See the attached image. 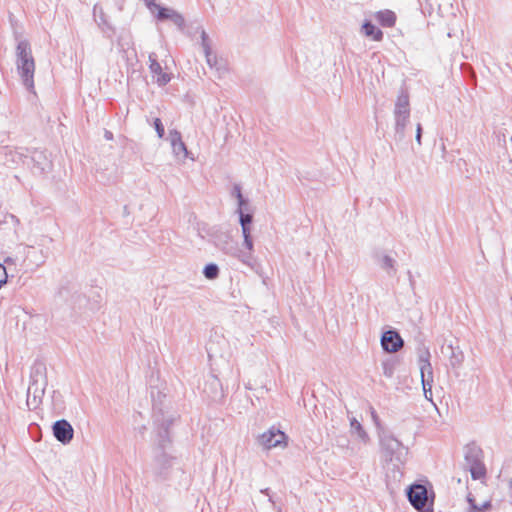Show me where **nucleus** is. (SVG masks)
Returning a JSON list of instances; mask_svg holds the SVG:
<instances>
[{"mask_svg":"<svg viewBox=\"0 0 512 512\" xmlns=\"http://www.w3.org/2000/svg\"><path fill=\"white\" fill-rule=\"evenodd\" d=\"M380 450L385 462V476L387 486H393L400 482L402 472L400 464H404L408 455V449L392 433L381 430L378 432Z\"/></svg>","mask_w":512,"mask_h":512,"instance_id":"f257e3e1","label":"nucleus"},{"mask_svg":"<svg viewBox=\"0 0 512 512\" xmlns=\"http://www.w3.org/2000/svg\"><path fill=\"white\" fill-rule=\"evenodd\" d=\"M16 66L24 86L32 91L34 89L35 61L27 40H21L17 44Z\"/></svg>","mask_w":512,"mask_h":512,"instance_id":"f03ea898","label":"nucleus"},{"mask_svg":"<svg viewBox=\"0 0 512 512\" xmlns=\"http://www.w3.org/2000/svg\"><path fill=\"white\" fill-rule=\"evenodd\" d=\"M47 386V368L41 361H36L30 374V385L27 390V404L30 406L31 397L34 407L40 402Z\"/></svg>","mask_w":512,"mask_h":512,"instance_id":"7ed1b4c3","label":"nucleus"},{"mask_svg":"<svg viewBox=\"0 0 512 512\" xmlns=\"http://www.w3.org/2000/svg\"><path fill=\"white\" fill-rule=\"evenodd\" d=\"M395 136L399 141L405 137L406 127L410 119V102L409 95L406 91L401 90L393 110Z\"/></svg>","mask_w":512,"mask_h":512,"instance_id":"20e7f679","label":"nucleus"},{"mask_svg":"<svg viewBox=\"0 0 512 512\" xmlns=\"http://www.w3.org/2000/svg\"><path fill=\"white\" fill-rule=\"evenodd\" d=\"M483 452L477 445H467L464 450V459L467 468L471 473L474 480H479L485 477L486 468L482 461Z\"/></svg>","mask_w":512,"mask_h":512,"instance_id":"39448f33","label":"nucleus"},{"mask_svg":"<svg viewBox=\"0 0 512 512\" xmlns=\"http://www.w3.org/2000/svg\"><path fill=\"white\" fill-rule=\"evenodd\" d=\"M18 254H21V268L25 270L39 268L48 258V253L43 249H38L30 245H19Z\"/></svg>","mask_w":512,"mask_h":512,"instance_id":"423d86ee","label":"nucleus"},{"mask_svg":"<svg viewBox=\"0 0 512 512\" xmlns=\"http://www.w3.org/2000/svg\"><path fill=\"white\" fill-rule=\"evenodd\" d=\"M215 245L225 255L236 258L240 263H249V257L239 253L237 242H235L229 234H223L217 237Z\"/></svg>","mask_w":512,"mask_h":512,"instance_id":"0eeeda50","label":"nucleus"},{"mask_svg":"<svg viewBox=\"0 0 512 512\" xmlns=\"http://www.w3.org/2000/svg\"><path fill=\"white\" fill-rule=\"evenodd\" d=\"M408 499L411 505L419 510L424 511L428 502V491L422 484H413L407 491Z\"/></svg>","mask_w":512,"mask_h":512,"instance_id":"6e6552de","label":"nucleus"},{"mask_svg":"<svg viewBox=\"0 0 512 512\" xmlns=\"http://www.w3.org/2000/svg\"><path fill=\"white\" fill-rule=\"evenodd\" d=\"M430 351L428 348L423 347L419 349L418 351V364L420 369V375H421V382L426 383H433V368L430 363Z\"/></svg>","mask_w":512,"mask_h":512,"instance_id":"1a4fd4ad","label":"nucleus"},{"mask_svg":"<svg viewBox=\"0 0 512 512\" xmlns=\"http://www.w3.org/2000/svg\"><path fill=\"white\" fill-rule=\"evenodd\" d=\"M30 160L33 163L32 172L34 174H45L52 168V162L43 150L35 149L32 151Z\"/></svg>","mask_w":512,"mask_h":512,"instance_id":"9d476101","label":"nucleus"},{"mask_svg":"<svg viewBox=\"0 0 512 512\" xmlns=\"http://www.w3.org/2000/svg\"><path fill=\"white\" fill-rule=\"evenodd\" d=\"M53 435L60 443L66 445L71 442L74 435L72 425L65 419L57 420L53 426Z\"/></svg>","mask_w":512,"mask_h":512,"instance_id":"9b49d317","label":"nucleus"},{"mask_svg":"<svg viewBox=\"0 0 512 512\" xmlns=\"http://www.w3.org/2000/svg\"><path fill=\"white\" fill-rule=\"evenodd\" d=\"M167 140L170 142L172 152L176 158L180 160H185L188 157L189 152L187 150L185 143L182 140V135L178 130H169Z\"/></svg>","mask_w":512,"mask_h":512,"instance_id":"f8f14e48","label":"nucleus"},{"mask_svg":"<svg viewBox=\"0 0 512 512\" xmlns=\"http://www.w3.org/2000/svg\"><path fill=\"white\" fill-rule=\"evenodd\" d=\"M286 436L280 430L269 429L268 431L261 434L257 441L258 444L264 449H271L279 446L284 440Z\"/></svg>","mask_w":512,"mask_h":512,"instance_id":"ddd939ff","label":"nucleus"},{"mask_svg":"<svg viewBox=\"0 0 512 512\" xmlns=\"http://www.w3.org/2000/svg\"><path fill=\"white\" fill-rule=\"evenodd\" d=\"M404 342L399 333L395 330H388L381 337L382 348L390 353L397 352L403 346Z\"/></svg>","mask_w":512,"mask_h":512,"instance_id":"4468645a","label":"nucleus"},{"mask_svg":"<svg viewBox=\"0 0 512 512\" xmlns=\"http://www.w3.org/2000/svg\"><path fill=\"white\" fill-rule=\"evenodd\" d=\"M149 69L152 73L153 77L156 78L155 81L159 86H165L171 80V75L169 73L163 72L160 63L157 60V55L155 53L149 54Z\"/></svg>","mask_w":512,"mask_h":512,"instance_id":"2eb2a0df","label":"nucleus"},{"mask_svg":"<svg viewBox=\"0 0 512 512\" xmlns=\"http://www.w3.org/2000/svg\"><path fill=\"white\" fill-rule=\"evenodd\" d=\"M24 158L27 157L17 149H12L10 147H2L0 149V162L8 168H13L20 164L24 161Z\"/></svg>","mask_w":512,"mask_h":512,"instance_id":"dca6fc26","label":"nucleus"},{"mask_svg":"<svg viewBox=\"0 0 512 512\" xmlns=\"http://www.w3.org/2000/svg\"><path fill=\"white\" fill-rule=\"evenodd\" d=\"M441 352L445 357L448 358L452 368H458L462 365L464 354L458 346L454 347L452 343L443 345Z\"/></svg>","mask_w":512,"mask_h":512,"instance_id":"f3484780","label":"nucleus"},{"mask_svg":"<svg viewBox=\"0 0 512 512\" xmlns=\"http://www.w3.org/2000/svg\"><path fill=\"white\" fill-rule=\"evenodd\" d=\"M239 253L249 257V263H242L243 265L252 270L257 267V260L254 256V242L252 237L243 238L242 248H239Z\"/></svg>","mask_w":512,"mask_h":512,"instance_id":"a211bd4d","label":"nucleus"},{"mask_svg":"<svg viewBox=\"0 0 512 512\" xmlns=\"http://www.w3.org/2000/svg\"><path fill=\"white\" fill-rule=\"evenodd\" d=\"M173 458L165 453L160 454L156 458L155 471L161 477H166L168 470L172 467Z\"/></svg>","mask_w":512,"mask_h":512,"instance_id":"6ab92c4d","label":"nucleus"},{"mask_svg":"<svg viewBox=\"0 0 512 512\" xmlns=\"http://www.w3.org/2000/svg\"><path fill=\"white\" fill-rule=\"evenodd\" d=\"M204 392L213 400L222 397L221 383L219 379L212 376L205 384Z\"/></svg>","mask_w":512,"mask_h":512,"instance_id":"aec40b11","label":"nucleus"},{"mask_svg":"<svg viewBox=\"0 0 512 512\" xmlns=\"http://www.w3.org/2000/svg\"><path fill=\"white\" fill-rule=\"evenodd\" d=\"M93 16H94V19H95L97 25L99 26V28L102 31L105 32L107 30H113L112 26L110 25V23L106 19V15L104 13L103 8L100 5H98V4L94 5V7H93Z\"/></svg>","mask_w":512,"mask_h":512,"instance_id":"412c9836","label":"nucleus"},{"mask_svg":"<svg viewBox=\"0 0 512 512\" xmlns=\"http://www.w3.org/2000/svg\"><path fill=\"white\" fill-rule=\"evenodd\" d=\"M375 19L383 27H393L396 22V14L391 10L378 11L375 14Z\"/></svg>","mask_w":512,"mask_h":512,"instance_id":"4be33fe9","label":"nucleus"},{"mask_svg":"<svg viewBox=\"0 0 512 512\" xmlns=\"http://www.w3.org/2000/svg\"><path fill=\"white\" fill-rule=\"evenodd\" d=\"M362 32L366 37H369L374 41H381L383 39V32L370 21H366L362 25Z\"/></svg>","mask_w":512,"mask_h":512,"instance_id":"5701e85b","label":"nucleus"},{"mask_svg":"<svg viewBox=\"0 0 512 512\" xmlns=\"http://www.w3.org/2000/svg\"><path fill=\"white\" fill-rule=\"evenodd\" d=\"M351 432L356 434L357 437L363 442L368 443L370 438L367 432L363 429L362 425L355 419L352 418L350 421Z\"/></svg>","mask_w":512,"mask_h":512,"instance_id":"b1692460","label":"nucleus"},{"mask_svg":"<svg viewBox=\"0 0 512 512\" xmlns=\"http://www.w3.org/2000/svg\"><path fill=\"white\" fill-rule=\"evenodd\" d=\"M219 273H220L219 267L215 263H209L203 269V275L208 280L217 279L219 276Z\"/></svg>","mask_w":512,"mask_h":512,"instance_id":"393cba45","label":"nucleus"},{"mask_svg":"<svg viewBox=\"0 0 512 512\" xmlns=\"http://www.w3.org/2000/svg\"><path fill=\"white\" fill-rule=\"evenodd\" d=\"M157 10V19L158 20H171L172 13H174V9L161 7L156 3V6H153V11Z\"/></svg>","mask_w":512,"mask_h":512,"instance_id":"a878e982","label":"nucleus"},{"mask_svg":"<svg viewBox=\"0 0 512 512\" xmlns=\"http://www.w3.org/2000/svg\"><path fill=\"white\" fill-rule=\"evenodd\" d=\"M380 266L388 274H392V272H395V260L389 255L382 256L380 260Z\"/></svg>","mask_w":512,"mask_h":512,"instance_id":"bb28decb","label":"nucleus"},{"mask_svg":"<svg viewBox=\"0 0 512 512\" xmlns=\"http://www.w3.org/2000/svg\"><path fill=\"white\" fill-rule=\"evenodd\" d=\"M396 362L393 360H387L382 363L383 374L387 378H391L394 375Z\"/></svg>","mask_w":512,"mask_h":512,"instance_id":"cd10ccee","label":"nucleus"},{"mask_svg":"<svg viewBox=\"0 0 512 512\" xmlns=\"http://www.w3.org/2000/svg\"><path fill=\"white\" fill-rule=\"evenodd\" d=\"M239 215V222L241 226L251 225L253 221V215L251 213H245L243 211H236Z\"/></svg>","mask_w":512,"mask_h":512,"instance_id":"c85d7f7f","label":"nucleus"},{"mask_svg":"<svg viewBox=\"0 0 512 512\" xmlns=\"http://www.w3.org/2000/svg\"><path fill=\"white\" fill-rule=\"evenodd\" d=\"M4 264L8 265V267L10 268V266H17L19 265L21 267V254H18V251L16 252V255L15 257H12V256H8L4 259Z\"/></svg>","mask_w":512,"mask_h":512,"instance_id":"c756f323","label":"nucleus"},{"mask_svg":"<svg viewBox=\"0 0 512 512\" xmlns=\"http://www.w3.org/2000/svg\"><path fill=\"white\" fill-rule=\"evenodd\" d=\"M171 21L179 28V29H183L184 26H185V20H184V17L178 13L176 10L174 11V13H172V18H171Z\"/></svg>","mask_w":512,"mask_h":512,"instance_id":"7c9ffc66","label":"nucleus"},{"mask_svg":"<svg viewBox=\"0 0 512 512\" xmlns=\"http://www.w3.org/2000/svg\"><path fill=\"white\" fill-rule=\"evenodd\" d=\"M204 54H205V57H206V62L207 64L212 68L216 65L217 63V57L216 55L212 52V48H210L209 50L206 49V50H203Z\"/></svg>","mask_w":512,"mask_h":512,"instance_id":"2f4dec72","label":"nucleus"},{"mask_svg":"<svg viewBox=\"0 0 512 512\" xmlns=\"http://www.w3.org/2000/svg\"><path fill=\"white\" fill-rule=\"evenodd\" d=\"M154 128L159 138H163L165 134L164 126L159 118H155L153 121Z\"/></svg>","mask_w":512,"mask_h":512,"instance_id":"473e14b6","label":"nucleus"},{"mask_svg":"<svg viewBox=\"0 0 512 512\" xmlns=\"http://www.w3.org/2000/svg\"><path fill=\"white\" fill-rule=\"evenodd\" d=\"M201 46H202L203 50H206V49L209 50L211 48L210 39L204 30H202V32H201Z\"/></svg>","mask_w":512,"mask_h":512,"instance_id":"72a5a7b5","label":"nucleus"},{"mask_svg":"<svg viewBox=\"0 0 512 512\" xmlns=\"http://www.w3.org/2000/svg\"><path fill=\"white\" fill-rule=\"evenodd\" d=\"M8 272L4 264H0V288L7 282Z\"/></svg>","mask_w":512,"mask_h":512,"instance_id":"f704fd0d","label":"nucleus"},{"mask_svg":"<svg viewBox=\"0 0 512 512\" xmlns=\"http://www.w3.org/2000/svg\"><path fill=\"white\" fill-rule=\"evenodd\" d=\"M422 387H423V393H424V397L429 400V401H432V383H428V385H426V383H422Z\"/></svg>","mask_w":512,"mask_h":512,"instance_id":"c9c22d12","label":"nucleus"},{"mask_svg":"<svg viewBox=\"0 0 512 512\" xmlns=\"http://www.w3.org/2000/svg\"><path fill=\"white\" fill-rule=\"evenodd\" d=\"M467 501L470 504V510L468 512H482V509L475 504V500L471 497H467Z\"/></svg>","mask_w":512,"mask_h":512,"instance_id":"e433bc0d","label":"nucleus"},{"mask_svg":"<svg viewBox=\"0 0 512 512\" xmlns=\"http://www.w3.org/2000/svg\"><path fill=\"white\" fill-rule=\"evenodd\" d=\"M238 201V208H237V211H243L246 209V206L248 204V200L245 199L243 196L239 199H237Z\"/></svg>","mask_w":512,"mask_h":512,"instance_id":"4c0bfd02","label":"nucleus"},{"mask_svg":"<svg viewBox=\"0 0 512 512\" xmlns=\"http://www.w3.org/2000/svg\"><path fill=\"white\" fill-rule=\"evenodd\" d=\"M232 195L236 198V199H239L241 198L243 195H242V192H241V186L239 184H235L233 186V191H232Z\"/></svg>","mask_w":512,"mask_h":512,"instance_id":"58836bf2","label":"nucleus"},{"mask_svg":"<svg viewBox=\"0 0 512 512\" xmlns=\"http://www.w3.org/2000/svg\"><path fill=\"white\" fill-rule=\"evenodd\" d=\"M371 416H372V420H373V422L375 423V425H376V426H377V428H378V432H379V431H381V430H383V429L381 428L380 420H379V417H378L377 413L375 412V410H372V411H371Z\"/></svg>","mask_w":512,"mask_h":512,"instance_id":"ea45409f","label":"nucleus"},{"mask_svg":"<svg viewBox=\"0 0 512 512\" xmlns=\"http://www.w3.org/2000/svg\"><path fill=\"white\" fill-rule=\"evenodd\" d=\"M241 230H242V236L243 238H247V237H252L251 236V225H244V226H241Z\"/></svg>","mask_w":512,"mask_h":512,"instance_id":"a19ab883","label":"nucleus"},{"mask_svg":"<svg viewBox=\"0 0 512 512\" xmlns=\"http://www.w3.org/2000/svg\"><path fill=\"white\" fill-rule=\"evenodd\" d=\"M421 137H422V126L420 123L416 126V141L419 145H421Z\"/></svg>","mask_w":512,"mask_h":512,"instance_id":"79ce46f5","label":"nucleus"},{"mask_svg":"<svg viewBox=\"0 0 512 512\" xmlns=\"http://www.w3.org/2000/svg\"><path fill=\"white\" fill-rule=\"evenodd\" d=\"M164 434H165V435H162V434L160 435V436H161V438H162V440H161V442H160V446H161L162 448H164V447H165V442H169V439H168V436H167V435H168L167 428H165V430H164Z\"/></svg>","mask_w":512,"mask_h":512,"instance_id":"37998d69","label":"nucleus"},{"mask_svg":"<svg viewBox=\"0 0 512 512\" xmlns=\"http://www.w3.org/2000/svg\"><path fill=\"white\" fill-rule=\"evenodd\" d=\"M8 218H9V219H10V220L15 224V225H18V224H19V219H18L15 215L10 214V215L8 216Z\"/></svg>","mask_w":512,"mask_h":512,"instance_id":"c03bdc74","label":"nucleus"},{"mask_svg":"<svg viewBox=\"0 0 512 512\" xmlns=\"http://www.w3.org/2000/svg\"><path fill=\"white\" fill-rule=\"evenodd\" d=\"M105 137H106V139H108V140L112 139V133H111V132H109V131H106V133H105Z\"/></svg>","mask_w":512,"mask_h":512,"instance_id":"a18cd8bd","label":"nucleus"},{"mask_svg":"<svg viewBox=\"0 0 512 512\" xmlns=\"http://www.w3.org/2000/svg\"><path fill=\"white\" fill-rule=\"evenodd\" d=\"M491 506L490 502H485L483 505H482V508L481 509H487Z\"/></svg>","mask_w":512,"mask_h":512,"instance_id":"49530a36","label":"nucleus"},{"mask_svg":"<svg viewBox=\"0 0 512 512\" xmlns=\"http://www.w3.org/2000/svg\"><path fill=\"white\" fill-rule=\"evenodd\" d=\"M162 421H163V423H162V424H164L165 422H167V423H168V425L172 423V420H171V419H169V420H168V419H163Z\"/></svg>","mask_w":512,"mask_h":512,"instance_id":"de8ad7c7","label":"nucleus"},{"mask_svg":"<svg viewBox=\"0 0 512 512\" xmlns=\"http://www.w3.org/2000/svg\"><path fill=\"white\" fill-rule=\"evenodd\" d=\"M155 419H156V422H160V419L157 417V415L155 414Z\"/></svg>","mask_w":512,"mask_h":512,"instance_id":"09e8293b","label":"nucleus"},{"mask_svg":"<svg viewBox=\"0 0 512 512\" xmlns=\"http://www.w3.org/2000/svg\"><path fill=\"white\" fill-rule=\"evenodd\" d=\"M263 493H266L268 494V489H265L264 491H262Z\"/></svg>","mask_w":512,"mask_h":512,"instance_id":"8fccbe9b","label":"nucleus"}]
</instances>
